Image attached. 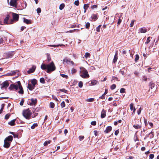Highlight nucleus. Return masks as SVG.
Segmentation results:
<instances>
[{"label": "nucleus", "instance_id": "473e14b6", "mask_svg": "<svg viewBox=\"0 0 159 159\" xmlns=\"http://www.w3.org/2000/svg\"><path fill=\"white\" fill-rule=\"evenodd\" d=\"M38 126V125L37 123H34V124L32 126H31V128L32 129H34L35 127H37Z\"/></svg>", "mask_w": 159, "mask_h": 159}, {"label": "nucleus", "instance_id": "c9c22d12", "mask_svg": "<svg viewBox=\"0 0 159 159\" xmlns=\"http://www.w3.org/2000/svg\"><path fill=\"white\" fill-rule=\"evenodd\" d=\"M49 106L51 108H54L55 106L54 103L53 102H50L49 104Z\"/></svg>", "mask_w": 159, "mask_h": 159}, {"label": "nucleus", "instance_id": "f257e3e1", "mask_svg": "<svg viewBox=\"0 0 159 159\" xmlns=\"http://www.w3.org/2000/svg\"><path fill=\"white\" fill-rule=\"evenodd\" d=\"M41 68L43 70H47L46 72L48 73H50L51 72L54 71L56 68L53 61L48 64L42 63L41 65Z\"/></svg>", "mask_w": 159, "mask_h": 159}, {"label": "nucleus", "instance_id": "79ce46f5", "mask_svg": "<svg viewBox=\"0 0 159 159\" xmlns=\"http://www.w3.org/2000/svg\"><path fill=\"white\" fill-rule=\"evenodd\" d=\"M10 116H11V114H9V113L5 115V118L6 120H7L9 118Z\"/></svg>", "mask_w": 159, "mask_h": 159}, {"label": "nucleus", "instance_id": "e2e57ef3", "mask_svg": "<svg viewBox=\"0 0 159 159\" xmlns=\"http://www.w3.org/2000/svg\"><path fill=\"white\" fill-rule=\"evenodd\" d=\"M135 21V20H133L131 21L130 24V27H132L134 25V22Z\"/></svg>", "mask_w": 159, "mask_h": 159}, {"label": "nucleus", "instance_id": "bf43d9fd", "mask_svg": "<svg viewBox=\"0 0 159 159\" xmlns=\"http://www.w3.org/2000/svg\"><path fill=\"white\" fill-rule=\"evenodd\" d=\"M97 82H98L96 80H94L92 82V84L93 85H95L97 84Z\"/></svg>", "mask_w": 159, "mask_h": 159}, {"label": "nucleus", "instance_id": "69168bd1", "mask_svg": "<svg viewBox=\"0 0 159 159\" xmlns=\"http://www.w3.org/2000/svg\"><path fill=\"white\" fill-rule=\"evenodd\" d=\"M39 109L40 108H38V107H37L34 110V111H33V113H34V112H35V111H36V112H38L39 111Z\"/></svg>", "mask_w": 159, "mask_h": 159}, {"label": "nucleus", "instance_id": "4c0bfd02", "mask_svg": "<svg viewBox=\"0 0 159 159\" xmlns=\"http://www.w3.org/2000/svg\"><path fill=\"white\" fill-rule=\"evenodd\" d=\"M134 141L136 142L137 141H139V139L138 138V137L136 135V134H135L134 137Z\"/></svg>", "mask_w": 159, "mask_h": 159}, {"label": "nucleus", "instance_id": "f8f14e48", "mask_svg": "<svg viewBox=\"0 0 159 159\" xmlns=\"http://www.w3.org/2000/svg\"><path fill=\"white\" fill-rule=\"evenodd\" d=\"M30 102H29L30 105L31 106L35 105L37 102V99H34L32 98L30 99Z\"/></svg>", "mask_w": 159, "mask_h": 159}, {"label": "nucleus", "instance_id": "a19ab883", "mask_svg": "<svg viewBox=\"0 0 159 159\" xmlns=\"http://www.w3.org/2000/svg\"><path fill=\"white\" fill-rule=\"evenodd\" d=\"M94 100V98H90L86 100V101L88 102H92Z\"/></svg>", "mask_w": 159, "mask_h": 159}, {"label": "nucleus", "instance_id": "c03bdc74", "mask_svg": "<svg viewBox=\"0 0 159 159\" xmlns=\"http://www.w3.org/2000/svg\"><path fill=\"white\" fill-rule=\"evenodd\" d=\"M71 71V73L72 74L75 73L77 72V70L74 68H72Z\"/></svg>", "mask_w": 159, "mask_h": 159}, {"label": "nucleus", "instance_id": "bb28decb", "mask_svg": "<svg viewBox=\"0 0 159 159\" xmlns=\"http://www.w3.org/2000/svg\"><path fill=\"white\" fill-rule=\"evenodd\" d=\"M51 142V140L46 141L43 143V145L45 146H47L48 144H50Z\"/></svg>", "mask_w": 159, "mask_h": 159}, {"label": "nucleus", "instance_id": "2eb2a0df", "mask_svg": "<svg viewBox=\"0 0 159 159\" xmlns=\"http://www.w3.org/2000/svg\"><path fill=\"white\" fill-rule=\"evenodd\" d=\"M11 143L6 141V140H4V144L3 147L6 148H8L10 146Z\"/></svg>", "mask_w": 159, "mask_h": 159}, {"label": "nucleus", "instance_id": "58836bf2", "mask_svg": "<svg viewBox=\"0 0 159 159\" xmlns=\"http://www.w3.org/2000/svg\"><path fill=\"white\" fill-rule=\"evenodd\" d=\"M60 91L66 93H67V92H68V91L64 89H60L59 90Z\"/></svg>", "mask_w": 159, "mask_h": 159}, {"label": "nucleus", "instance_id": "7ed1b4c3", "mask_svg": "<svg viewBox=\"0 0 159 159\" xmlns=\"http://www.w3.org/2000/svg\"><path fill=\"white\" fill-rule=\"evenodd\" d=\"M81 72L80 76L83 78L86 79L89 77V75L87 70L84 67L80 68Z\"/></svg>", "mask_w": 159, "mask_h": 159}, {"label": "nucleus", "instance_id": "6ab92c4d", "mask_svg": "<svg viewBox=\"0 0 159 159\" xmlns=\"http://www.w3.org/2000/svg\"><path fill=\"white\" fill-rule=\"evenodd\" d=\"M106 116V111L104 109H103L101 113V117L102 118H104Z\"/></svg>", "mask_w": 159, "mask_h": 159}, {"label": "nucleus", "instance_id": "f704fd0d", "mask_svg": "<svg viewBox=\"0 0 159 159\" xmlns=\"http://www.w3.org/2000/svg\"><path fill=\"white\" fill-rule=\"evenodd\" d=\"M39 81L41 83L44 84L45 83V80L43 77L40 78Z\"/></svg>", "mask_w": 159, "mask_h": 159}, {"label": "nucleus", "instance_id": "a878e982", "mask_svg": "<svg viewBox=\"0 0 159 159\" xmlns=\"http://www.w3.org/2000/svg\"><path fill=\"white\" fill-rule=\"evenodd\" d=\"M4 39L3 37H0V44L3 43L4 40H7V38L6 37H4Z\"/></svg>", "mask_w": 159, "mask_h": 159}, {"label": "nucleus", "instance_id": "5701e85b", "mask_svg": "<svg viewBox=\"0 0 159 159\" xmlns=\"http://www.w3.org/2000/svg\"><path fill=\"white\" fill-rule=\"evenodd\" d=\"M71 59H68L67 57H65L63 61V63L64 64H65V63H68V62L70 61Z\"/></svg>", "mask_w": 159, "mask_h": 159}, {"label": "nucleus", "instance_id": "4d7b16f0", "mask_svg": "<svg viewBox=\"0 0 159 159\" xmlns=\"http://www.w3.org/2000/svg\"><path fill=\"white\" fill-rule=\"evenodd\" d=\"M36 11H37V13L38 14H39V13H40L41 12V10L40 8L39 7V8H37Z\"/></svg>", "mask_w": 159, "mask_h": 159}, {"label": "nucleus", "instance_id": "9d476101", "mask_svg": "<svg viewBox=\"0 0 159 159\" xmlns=\"http://www.w3.org/2000/svg\"><path fill=\"white\" fill-rule=\"evenodd\" d=\"M10 17V16L9 14L7 15L6 17L5 18L4 20V23L5 24L8 25L11 24L10 22H8V20H9Z\"/></svg>", "mask_w": 159, "mask_h": 159}, {"label": "nucleus", "instance_id": "774afa93", "mask_svg": "<svg viewBox=\"0 0 159 159\" xmlns=\"http://www.w3.org/2000/svg\"><path fill=\"white\" fill-rule=\"evenodd\" d=\"M154 157V155L153 154H151L149 155V158L151 159H153Z\"/></svg>", "mask_w": 159, "mask_h": 159}, {"label": "nucleus", "instance_id": "603ef678", "mask_svg": "<svg viewBox=\"0 0 159 159\" xmlns=\"http://www.w3.org/2000/svg\"><path fill=\"white\" fill-rule=\"evenodd\" d=\"M83 83L82 81H80L78 84L79 87L80 88H82L83 86Z\"/></svg>", "mask_w": 159, "mask_h": 159}, {"label": "nucleus", "instance_id": "dca6fc26", "mask_svg": "<svg viewBox=\"0 0 159 159\" xmlns=\"http://www.w3.org/2000/svg\"><path fill=\"white\" fill-rule=\"evenodd\" d=\"M13 137L12 136L10 135L7 138H6L4 140H6V141L7 142H10V143L12 141Z\"/></svg>", "mask_w": 159, "mask_h": 159}, {"label": "nucleus", "instance_id": "e433bc0d", "mask_svg": "<svg viewBox=\"0 0 159 159\" xmlns=\"http://www.w3.org/2000/svg\"><path fill=\"white\" fill-rule=\"evenodd\" d=\"M90 26V24L89 22H87L85 24V27L87 29H89Z\"/></svg>", "mask_w": 159, "mask_h": 159}, {"label": "nucleus", "instance_id": "de8ad7c7", "mask_svg": "<svg viewBox=\"0 0 159 159\" xmlns=\"http://www.w3.org/2000/svg\"><path fill=\"white\" fill-rule=\"evenodd\" d=\"M116 86L115 84H113L111 86V90L114 89L116 88Z\"/></svg>", "mask_w": 159, "mask_h": 159}, {"label": "nucleus", "instance_id": "6e6552de", "mask_svg": "<svg viewBox=\"0 0 159 159\" xmlns=\"http://www.w3.org/2000/svg\"><path fill=\"white\" fill-rule=\"evenodd\" d=\"M17 83L19 86L18 88L20 89V90L18 91L19 93L20 94H23L24 93V90L20 81H18L17 82Z\"/></svg>", "mask_w": 159, "mask_h": 159}, {"label": "nucleus", "instance_id": "a211bd4d", "mask_svg": "<svg viewBox=\"0 0 159 159\" xmlns=\"http://www.w3.org/2000/svg\"><path fill=\"white\" fill-rule=\"evenodd\" d=\"M117 55L118 51H116L115 56H114V59L113 61V62L115 63L117 61V60L118 59Z\"/></svg>", "mask_w": 159, "mask_h": 159}, {"label": "nucleus", "instance_id": "7c9ffc66", "mask_svg": "<svg viewBox=\"0 0 159 159\" xmlns=\"http://www.w3.org/2000/svg\"><path fill=\"white\" fill-rule=\"evenodd\" d=\"M150 86V88L151 89L155 87V84L154 83H153L152 82H150L149 83Z\"/></svg>", "mask_w": 159, "mask_h": 159}, {"label": "nucleus", "instance_id": "2f4dec72", "mask_svg": "<svg viewBox=\"0 0 159 159\" xmlns=\"http://www.w3.org/2000/svg\"><path fill=\"white\" fill-rule=\"evenodd\" d=\"M64 46V45L63 44H58V45H49V46L50 47H58L59 46Z\"/></svg>", "mask_w": 159, "mask_h": 159}, {"label": "nucleus", "instance_id": "49530a36", "mask_svg": "<svg viewBox=\"0 0 159 159\" xmlns=\"http://www.w3.org/2000/svg\"><path fill=\"white\" fill-rule=\"evenodd\" d=\"M139 59V56L138 54H137L136 55L135 58V62H137Z\"/></svg>", "mask_w": 159, "mask_h": 159}, {"label": "nucleus", "instance_id": "8fccbe9b", "mask_svg": "<svg viewBox=\"0 0 159 159\" xmlns=\"http://www.w3.org/2000/svg\"><path fill=\"white\" fill-rule=\"evenodd\" d=\"M61 107L62 108H63L65 107V102L64 101H63L61 103Z\"/></svg>", "mask_w": 159, "mask_h": 159}, {"label": "nucleus", "instance_id": "39448f33", "mask_svg": "<svg viewBox=\"0 0 159 159\" xmlns=\"http://www.w3.org/2000/svg\"><path fill=\"white\" fill-rule=\"evenodd\" d=\"M12 19L10 20V23L13 24L14 23V21L17 22L18 21L19 17V15L18 14L12 12Z\"/></svg>", "mask_w": 159, "mask_h": 159}, {"label": "nucleus", "instance_id": "393cba45", "mask_svg": "<svg viewBox=\"0 0 159 159\" xmlns=\"http://www.w3.org/2000/svg\"><path fill=\"white\" fill-rule=\"evenodd\" d=\"M27 88L30 90H32L34 89V87L31 84H28Z\"/></svg>", "mask_w": 159, "mask_h": 159}, {"label": "nucleus", "instance_id": "13d9d810", "mask_svg": "<svg viewBox=\"0 0 159 159\" xmlns=\"http://www.w3.org/2000/svg\"><path fill=\"white\" fill-rule=\"evenodd\" d=\"M79 139L80 140V141H81V140H83L84 139V136L81 135V136H80L79 137Z\"/></svg>", "mask_w": 159, "mask_h": 159}, {"label": "nucleus", "instance_id": "aec40b11", "mask_svg": "<svg viewBox=\"0 0 159 159\" xmlns=\"http://www.w3.org/2000/svg\"><path fill=\"white\" fill-rule=\"evenodd\" d=\"M16 119H13L8 123V124L12 126L16 125L15 123Z\"/></svg>", "mask_w": 159, "mask_h": 159}, {"label": "nucleus", "instance_id": "0e129e2a", "mask_svg": "<svg viewBox=\"0 0 159 159\" xmlns=\"http://www.w3.org/2000/svg\"><path fill=\"white\" fill-rule=\"evenodd\" d=\"M130 109L131 110H132L133 109V107H134L133 104L132 103H131L130 104Z\"/></svg>", "mask_w": 159, "mask_h": 159}, {"label": "nucleus", "instance_id": "3c124183", "mask_svg": "<svg viewBox=\"0 0 159 159\" xmlns=\"http://www.w3.org/2000/svg\"><path fill=\"white\" fill-rule=\"evenodd\" d=\"M121 93H124L125 92V89L124 88H121L120 90Z\"/></svg>", "mask_w": 159, "mask_h": 159}, {"label": "nucleus", "instance_id": "f3484780", "mask_svg": "<svg viewBox=\"0 0 159 159\" xmlns=\"http://www.w3.org/2000/svg\"><path fill=\"white\" fill-rule=\"evenodd\" d=\"M112 129V127L110 126H108L107 127L105 130L104 131V132L105 133H108L110 131H111Z\"/></svg>", "mask_w": 159, "mask_h": 159}, {"label": "nucleus", "instance_id": "412c9836", "mask_svg": "<svg viewBox=\"0 0 159 159\" xmlns=\"http://www.w3.org/2000/svg\"><path fill=\"white\" fill-rule=\"evenodd\" d=\"M139 30L141 33H145L148 31V29L144 27L140 28Z\"/></svg>", "mask_w": 159, "mask_h": 159}, {"label": "nucleus", "instance_id": "cd10ccee", "mask_svg": "<svg viewBox=\"0 0 159 159\" xmlns=\"http://www.w3.org/2000/svg\"><path fill=\"white\" fill-rule=\"evenodd\" d=\"M46 55H47V60H48V61H50L51 60V57H50V54L47 53L46 54Z\"/></svg>", "mask_w": 159, "mask_h": 159}, {"label": "nucleus", "instance_id": "09e8293b", "mask_svg": "<svg viewBox=\"0 0 159 159\" xmlns=\"http://www.w3.org/2000/svg\"><path fill=\"white\" fill-rule=\"evenodd\" d=\"M122 21V19L120 18V17L118 20V22H117V26H118V25H120V23H121Z\"/></svg>", "mask_w": 159, "mask_h": 159}, {"label": "nucleus", "instance_id": "338daca9", "mask_svg": "<svg viewBox=\"0 0 159 159\" xmlns=\"http://www.w3.org/2000/svg\"><path fill=\"white\" fill-rule=\"evenodd\" d=\"M147 77L146 76H144L142 78L143 81H147Z\"/></svg>", "mask_w": 159, "mask_h": 159}, {"label": "nucleus", "instance_id": "f03ea898", "mask_svg": "<svg viewBox=\"0 0 159 159\" xmlns=\"http://www.w3.org/2000/svg\"><path fill=\"white\" fill-rule=\"evenodd\" d=\"M32 114V113L29 108L24 110L23 111V116L27 120H30L31 119Z\"/></svg>", "mask_w": 159, "mask_h": 159}, {"label": "nucleus", "instance_id": "5fc2aeb1", "mask_svg": "<svg viewBox=\"0 0 159 159\" xmlns=\"http://www.w3.org/2000/svg\"><path fill=\"white\" fill-rule=\"evenodd\" d=\"M150 37H149L147 38L146 42L145 43V44H147L149 43L150 41Z\"/></svg>", "mask_w": 159, "mask_h": 159}, {"label": "nucleus", "instance_id": "4468645a", "mask_svg": "<svg viewBox=\"0 0 159 159\" xmlns=\"http://www.w3.org/2000/svg\"><path fill=\"white\" fill-rule=\"evenodd\" d=\"M154 132L151 131L148 134H147L145 137L144 139H147L148 137H149L150 138L152 139L154 137Z\"/></svg>", "mask_w": 159, "mask_h": 159}, {"label": "nucleus", "instance_id": "72a5a7b5", "mask_svg": "<svg viewBox=\"0 0 159 159\" xmlns=\"http://www.w3.org/2000/svg\"><path fill=\"white\" fill-rule=\"evenodd\" d=\"M102 26L101 25H99L96 28V30L97 32H99L100 31V29Z\"/></svg>", "mask_w": 159, "mask_h": 159}, {"label": "nucleus", "instance_id": "ea45409f", "mask_svg": "<svg viewBox=\"0 0 159 159\" xmlns=\"http://www.w3.org/2000/svg\"><path fill=\"white\" fill-rule=\"evenodd\" d=\"M60 75L63 78H65L66 79H68V75L64 74H60Z\"/></svg>", "mask_w": 159, "mask_h": 159}, {"label": "nucleus", "instance_id": "6e6d98bb", "mask_svg": "<svg viewBox=\"0 0 159 159\" xmlns=\"http://www.w3.org/2000/svg\"><path fill=\"white\" fill-rule=\"evenodd\" d=\"M79 1L78 0L75 1L74 2V4L77 6H79Z\"/></svg>", "mask_w": 159, "mask_h": 159}, {"label": "nucleus", "instance_id": "ddd939ff", "mask_svg": "<svg viewBox=\"0 0 159 159\" xmlns=\"http://www.w3.org/2000/svg\"><path fill=\"white\" fill-rule=\"evenodd\" d=\"M36 68V66H33L31 68L29 69V70L27 71V72L28 74H30L31 73H33L35 71Z\"/></svg>", "mask_w": 159, "mask_h": 159}, {"label": "nucleus", "instance_id": "423d86ee", "mask_svg": "<svg viewBox=\"0 0 159 159\" xmlns=\"http://www.w3.org/2000/svg\"><path fill=\"white\" fill-rule=\"evenodd\" d=\"M9 83L7 81H5L2 83L1 84V88L2 89H6L9 86Z\"/></svg>", "mask_w": 159, "mask_h": 159}, {"label": "nucleus", "instance_id": "1a4fd4ad", "mask_svg": "<svg viewBox=\"0 0 159 159\" xmlns=\"http://www.w3.org/2000/svg\"><path fill=\"white\" fill-rule=\"evenodd\" d=\"M18 0H11L9 3L10 5L16 8L17 7V2Z\"/></svg>", "mask_w": 159, "mask_h": 159}, {"label": "nucleus", "instance_id": "9b49d317", "mask_svg": "<svg viewBox=\"0 0 159 159\" xmlns=\"http://www.w3.org/2000/svg\"><path fill=\"white\" fill-rule=\"evenodd\" d=\"M98 17V16L97 13L96 14H93L91 16V18L93 21H95Z\"/></svg>", "mask_w": 159, "mask_h": 159}, {"label": "nucleus", "instance_id": "4be33fe9", "mask_svg": "<svg viewBox=\"0 0 159 159\" xmlns=\"http://www.w3.org/2000/svg\"><path fill=\"white\" fill-rule=\"evenodd\" d=\"M24 22L27 24H31V21L30 20L24 18Z\"/></svg>", "mask_w": 159, "mask_h": 159}, {"label": "nucleus", "instance_id": "37998d69", "mask_svg": "<svg viewBox=\"0 0 159 159\" xmlns=\"http://www.w3.org/2000/svg\"><path fill=\"white\" fill-rule=\"evenodd\" d=\"M89 7V4H85L84 5V9L87 10Z\"/></svg>", "mask_w": 159, "mask_h": 159}, {"label": "nucleus", "instance_id": "a18cd8bd", "mask_svg": "<svg viewBox=\"0 0 159 159\" xmlns=\"http://www.w3.org/2000/svg\"><path fill=\"white\" fill-rule=\"evenodd\" d=\"M90 54L89 52H86L85 53V55L84 56V57L86 58H87L88 57H90Z\"/></svg>", "mask_w": 159, "mask_h": 159}, {"label": "nucleus", "instance_id": "680f3d73", "mask_svg": "<svg viewBox=\"0 0 159 159\" xmlns=\"http://www.w3.org/2000/svg\"><path fill=\"white\" fill-rule=\"evenodd\" d=\"M91 124L93 125H96V122L95 121H92L91 122Z\"/></svg>", "mask_w": 159, "mask_h": 159}, {"label": "nucleus", "instance_id": "c756f323", "mask_svg": "<svg viewBox=\"0 0 159 159\" xmlns=\"http://www.w3.org/2000/svg\"><path fill=\"white\" fill-rule=\"evenodd\" d=\"M65 5L64 3H61L59 6V9L60 10H62L65 7Z\"/></svg>", "mask_w": 159, "mask_h": 159}, {"label": "nucleus", "instance_id": "b1692460", "mask_svg": "<svg viewBox=\"0 0 159 159\" xmlns=\"http://www.w3.org/2000/svg\"><path fill=\"white\" fill-rule=\"evenodd\" d=\"M31 82L32 85L35 87V85L37 83V81L36 79H34L31 80Z\"/></svg>", "mask_w": 159, "mask_h": 159}, {"label": "nucleus", "instance_id": "864d4df0", "mask_svg": "<svg viewBox=\"0 0 159 159\" xmlns=\"http://www.w3.org/2000/svg\"><path fill=\"white\" fill-rule=\"evenodd\" d=\"M112 79L113 80H116L117 81H119V80L118 78L117 77L113 76L112 78Z\"/></svg>", "mask_w": 159, "mask_h": 159}, {"label": "nucleus", "instance_id": "c85d7f7f", "mask_svg": "<svg viewBox=\"0 0 159 159\" xmlns=\"http://www.w3.org/2000/svg\"><path fill=\"white\" fill-rule=\"evenodd\" d=\"M13 56L12 53H9L7 54V58H11Z\"/></svg>", "mask_w": 159, "mask_h": 159}, {"label": "nucleus", "instance_id": "20e7f679", "mask_svg": "<svg viewBox=\"0 0 159 159\" xmlns=\"http://www.w3.org/2000/svg\"><path fill=\"white\" fill-rule=\"evenodd\" d=\"M135 123L133 125V127L136 129H141L142 126V124L140 120L137 119L134 120Z\"/></svg>", "mask_w": 159, "mask_h": 159}, {"label": "nucleus", "instance_id": "052dcab7", "mask_svg": "<svg viewBox=\"0 0 159 159\" xmlns=\"http://www.w3.org/2000/svg\"><path fill=\"white\" fill-rule=\"evenodd\" d=\"M18 71V70H14L11 72L12 75H15Z\"/></svg>", "mask_w": 159, "mask_h": 159}, {"label": "nucleus", "instance_id": "0eeeda50", "mask_svg": "<svg viewBox=\"0 0 159 159\" xmlns=\"http://www.w3.org/2000/svg\"><path fill=\"white\" fill-rule=\"evenodd\" d=\"M18 84H11L10 87H9V89L10 90L15 89L17 90L18 89Z\"/></svg>", "mask_w": 159, "mask_h": 159}]
</instances>
